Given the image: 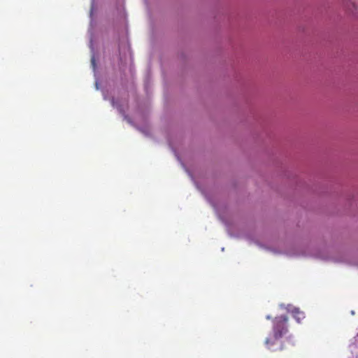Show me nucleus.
I'll return each mask as SVG.
<instances>
[{
  "instance_id": "obj_1",
  "label": "nucleus",
  "mask_w": 358,
  "mask_h": 358,
  "mask_svg": "<svg viewBox=\"0 0 358 358\" xmlns=\"http://www.w3.org/2000/svg\"><path fill=\"white\" fill-rule=\"evenodd\" d=\"M288 318L285 315L275 317L273 321V336L274 340H278L288 331Z\"/></svg>"
},
{
  "instance_id": "obj_2",
  "label": "nucleus",
  "mask_w": 358,
  "mask_h": 358,
  "mask_svg": "<svg viewBox=\"0 0 358 358\" xmlns=\"http://www.w3.org/2000/svg\"><path fill=\"white\" fill-rule=\"evenodd\" d=\"M292 315L298 322H300L301 320L305 317L304 313L300 311L299 309L298 308H294L292 310Z\"/></svg>"
},
{
  "instance_id": "obj_3",
  "label": "nucleus",
  "mask_w": 358,
  "mask_h": 358,
  "mask_svg": "<svg viewBox=\"0 0 358 358\" xmlns=\"http://www.w3.org/2000/svg\"><path fill=\"white\" fill-rule=\"evenodd\" d=\"M352 6V8H349V10L352 13V14H357L358 13V7L355 4V3H352L351 4Z\"/></svg>"
},
{
  "instance_id": "obj_4",
  "label": "nucleus",
  "mask_w": 358,
  "mask_h": 358,
  "mask_svg": "<svg viewBox=\"0 0 358 358\" xmlns=\"http://www.w3.org/2000/svg\"><path fill=\"white\" fill-rule=\"evenodd\" d=\"M265 344L268 346V348H270L271 345L275 344V341H273L271 338H268L265 341Z\"/></svg>"
},
{
  "instance_id": "obj_5",
  "label": "nucleus",
  "mask_w": 358,
  "mask_h": 358,
  "mask_svg": "<svg viewBox=\"0 0 358 358\" xmlns=\"http://www.w3.org/2000/svg\"><path fill=\"white\" fill-rule=\"evenodd\" d=\"M271 318V316H270V315H267V316H266V319H267V320H270Z\"/></svg>"
},
{
  "instance_id": "obj_6",
  "label": "nucleus",
  "mask_w": 358,
  "mask_h": 358,
  "mask_svg": "<svg viewBox=\"0 0 358 358\" xmlns=\"http://www.w3.org/2000/svg\"><path fill=\"white\" fill-rule=\"evenodd\" d=\"M92 62L93 64H94V59H92Z\"/></svg>"
}]
</instances>
